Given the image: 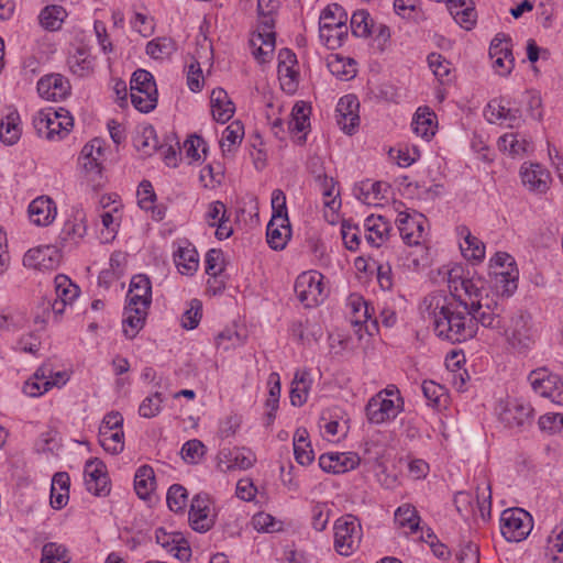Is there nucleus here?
I'll return each mask as SVG.
<instances>
[{
	"instance_id": "obj_1",
	"label": "nucleus",
	"mask_w": 563,
	"mask_h": 563,
	"mask_svg": "<svg viewBox=\"0 0 563 563\" xmlns=\"http://www.w3.org/2000/svg\"><path fill=\"white\" fill-rule=\"evenodd\" d=\"M424 303L429 316L433 319L438 336L452 343H460L476 334V323L459 310L460 305L454 296L449 298L445 295L435 294L427 297Z\"/></svg>"
},
{
	"instance_id": "obj_2",
	"label": "nucleus",
	"mask_w": 563,
	"mask_h": 563,
	"mask_svg": "<svg viewBox=\"0 0 563 563\" xmlns=\"http://www.w3.org/2000/svg\"><path fill=\"white\" fill-rule=\"evenodd\" d=\"M130 98L135 109L147 113L157 104V88L153 75L145 69L133 73L130 81Z\"/></svg>"
},
{
	"instance_id": "obj_3",
	"label": "nucleus",
	"mask_w": 563,
	"mask_h": 563,
	"mask_svg": "<svg viewBox=\"0 0 563 563\" xmlns=\"http://www.w3.org/2000/svg\"><path fill=\"white\" fill-rule=\"evenodd\" d=\"M362 539V527L358 520L346 515L339 518L334 523V548L341 555H351L360 545Z\"/></svg>"
},
{
	"instance_id": "obj_4",
	"label": "nucleus",
	"mask_w": 563,
	"mask_h": 563,
	"mask_svg": "<svg viewBox=\"0 0 563 563\" xmlns=\"http://www.w3.org/2000/svg\"><path fill=\"white\" fill-rule=\"evenodd\" d=\"M532 530V518L521 508H509L501 512L500 532L509 542L525 540Z\"/></svg>"
},
{
	"instance_id": "obj_5",
	"label": "nucleus",
	"mask_w": 563,
	"mask_h": 563,
	"mask_svg": "<svg viewBox=\"0 0 563 563\" xmlns=\"http://www.w3.org/2000/svg\"><path fill=\"white\" fill-rule=\"evenodd\" d=\"M507 342L519 353L526 352L536 343V331L529 314L519 313L511 318L505 331Z\"/></svg>"
},
{
	"instance_id": "obj_6",
	"label": "nucleus",
	"mask_w": 563,
	"mask_h": 563,
	"mask_svg": "<svg viewBox=\"0 0 563 563\" xmlns=\"http://www.w3.org/2000/svg\"><path fill=\"white\" fill-rule=\"evenodd\" d=\"M465 311L473 319V322L481 323L485 328L498 329L501 325L503 307L488 295L483 300L465 303Z\"/></svg>"
},
{
	"instance_id": "obj_7",
	"label": "nucleus",
	"mask_w": 563,
	"mask_h": 563,
	"mask_svg": "<svg viewBox=\"0 0 563 563\" xmlns=\"http://www.w3.org/2000/svg\"><path fill=\"white\" fill-rule=\"evenodd\" d=\"M404 410V400L400 396L396 399L384 397V393L373 396L366 407L367 420L374 424H382L395 419Z\"/></svg>"
},
{
	"instance_id": "obj_8",
	"label": "nucleus",
	"mask_w": 563,
	"mask_h": 563,
	"mask_svg": "<svg viewBox=\"0 0 563 563\" xmlns=\"http://www.w3.org/2000/svg\"><path fill=\"white\" fill-rule=\"evenodd\" d=\"M528 380L538 395L549 398L555 405H563V382L545 368L532 371Z\"/></svg>"
},
{
	"instance_id": "obj_9",
	"label": "nucleus",
	"mask_w": 563,
	"mask_h": 563,
	"mask_svg": "<svg viewBox=\"0 0 563 563\" xmlns=\"http://www.w3.org/2000/svg\"><path fill=\"white\" fill-rule=\"evenodd\" d=\"M322 278L318 272H306L297 277L295 292L306 307L317 306L323 300Z\"/></svg>"
},
{
	"instance_id": "obj_10",
	"label": "nucleus",
	"mask_w": 563,
	"mask_h": 563,
	"mask_svg": "<svg viewBox=\"0 0 563 563\" xmlns=\"http://www.w3.org/2000/svg\"><path fill=\"white\" fill-rule=\"evenodd\" d=\"M273 13L263 12L260 13L261 21L260 25L262 31L253 34L251 44L254 47V56L261 62H265L266 57L274 52L275 48V33Z\"/></svg>"
},
{
	"instance_id": "obj_11",
	"label": "nucleus",
	"mask_w": 563,
	"mask_h": 563,
	"mask_svg": "<svg viewBox=\"0 0 563 563\" xmlns=\"http://www.w3.org/2000/svg\"><path fill=\"white\" fill-rule=\"evenodd\" d=\"M427 219L421 213L409 214L400 212L396 223L401 239L407 245H420L424 240V223Z\"/></svg>"
},
{
	"instance_id": "obj_12",
	"label": "nucleus",
	"mask_w": 563,
	"mask_h": 563,
	"mask_svg": "<svg viewBox=\"0 0 563 563\" xmlns=\"http://www.w3.org/2000/svg\"><path fill=\"white\" fill-rule=\"evenodd\" d=\"M358 108L360 102L353 95H346L340 98L336 104V123L346 134L352 135L360 124Z\"/></svg>"
},
{
	"instance_id": "obj_13",
	"label": "nucleus",
	"mask_w": 563,
	"mask_h": 563,
	"mask_svg": "<svg viewBox=\"0 0 563 563\" xmlns=\"http://www.w3.org/2000/svg\"><path fill=\"white\" fill-rule=\"evenodd\" d=\"M520 176L523 186L538 194H544L551 183L549 170L538 163H525L520 168Z\"/></svg>"
},
{
	"instance_id": "obj_14",
	"label": "nucleus",
	"mask_w": 563,
	"mask_h": 563,
	"mask_svg": "<svg viewBox=\"0 0 563 563\" xmlns=\"http://www.w3.org/2000/svg\"><path fill=\"white\" fill-rule=\"evenodd\" d=\"M489 56L493 59V67L500 76H507L514 68V56L510 40L500 38L498 35L492 41Z\"/></svg>"
},
{
	"instance_id": "obj_15",
	"label": "nucleus",
	"mask_w": 563,
	"mask_h": 563,
	"mask_svg": "<svg viewBox=\"0 0 563 563\" xmlns=\"http://www.w3.org/2000/svg\"><path fill=\"white\" fill-rule=\"evenodd\" d=\"M218 465L222 472L247 470L256 461L255 454L245 448L224 449L219 453Z\"/></svg>"
},
{
	"instance_id": "obj_16",
	"label": "nucleus",
	"mask_w": 563,
	"mask_h": 563,
	"mask_svg": "<svg viewBox=\"0 0 563 563\" xmlns=\"http://www.w3.org/2000/svg\"><path fill=\"white\" fill-rule=\"evenodd\" d=\"M189 522L194 530L206 532L213 526L210 500L207 495H196L190 505Z\"/></svg>"
},
{
	"instance_id": "obj_17",
	"label": "nucleus",
	"mask_w": 563,
	"mask_h": 563,
	"mask_svg": "<svg viewBox=\"0 0 563 563\" xmlns=\"http://www.w3.org/2000/svg\"><path fill=\"white\" fill-rule=\"evenodd\" d=\"M103 155L102 142L95 139L87 143L80 153L79 164L85 169L90 181H96L101 177V163L100 159Z\"/></svg>"
},
{
	"instance_id": "obj_18",
	"label": "nucleus",
	"mask_w": 563,
	"mask_h": 563,
	"mask_svg": "<svg viewBox=\"0 0 563 563\" xmlns=\"http://www.w3.org/2000/svg\"><path fill=\"white\" fill-rule=\"evenodd\" d=\"M37 91L46 100L59 101L69 95L70 84L60 74H51L38 80Z\"/></svg>"
},
{
	"instance_id": "obj_19",
	"label": "nucleus",
	"mask_w": 563,
	"mask_h": 563,
	"mask_svg": "<svg viewBox=\"0 0 563 563\" xmlns=\"http://www.w3.org/2000/svg\"><path fill=\"white\" fill-rule=\"evenodd\" d=\"M85 484L88 492L96 496L107 495L110 492L106 465L98 460H90L85 466Z\"/></svg>"
},
{
	"instance_id": "obj_20",
	"label": "nucleus",
	"mask_w": 563,
	"mask_h": 563,
	"mask_svg": "<svg viewBox=\"0 0 563 563\" xmlns=\"http://www.w3.org/2000/svg\"><path fill=\"white\" fill-rule=\"evenodd\" d=\"M128 306L147 309L152 302V285L144 274L132 277L126 296Z\"/></svg>"
},
{
	"instance_id": "obj_21",
	"label": "nucleus",
	"mask_w": 563,
	"mask_h": 563,
	"mask_svg": "<svg viewBox=\"0 0 563 563\" xmlns=\"http://www.w3.org/2000/svg\"><path fill=\"white\" fill-rule=\"evenodd\" d=\"M58 257L56 247L51 245L38 246L29 250L23 256V265L34 269L54 268Z\"/></svg>"
},
{
	"instance_id": "obj_22",
	"label": "nucleus",
	"mask_w": 563,
	"mask_h": 563,
	"mask_svg": "<svg viewBox=\"0 0 563 563\" xmlns=\"http://www.w3.org/2000/svg\"><path fill=\"white\" fill-rule=\"evenodd\" d=\"M290 236L291 228L289 219L279 216H272L266 230L268 245L276 251L284 250Z\"/></svg>"
},
{
	"instance_id": "obj_23",
	"label": "nucleus",
	"mask_w": 563,
	"mask_h": 563,
	"mask_svg": "<svg viewBox=\"0 0 563 563\" xmlns=\"http://www.w3.org/2000/svg\"><path fill=\"white\" fill-rule=\"evenodd\" d=\"M360 457L353 453H328L319 457L320 467L327 473L341 474L354 470Z\"/></svg>"
},
{
	"instance_id": "obj_24",
	"label": "nucleus",
	"mask_w": 563,
	"mask_h": 563,
	"mask_svg": "<svg viewBox=\"0 0 563 563\" xmlns=\"http://www.w3.org/2000/svg\"><path fill=\"white\" fill-rule=\"evenodd\" d=\"M365 240L375 247H380L388 240L390 223L382 216H369L364 222Z\"/></svg>"
},
{
	"instance_id": "obj_25",
	"label": "nucleus",
	"mask_w": 563,
	"mask_h": 563,
	"mask_svg": "<svg viewBox=\"0 0 563 563\" xmlns=\"http://www.w3.org/2000/svg\"><path fill=\"white\" fill-rule=\"evenodd\" d=\"M59 112L54 109H46L37 112L34 117L33 124L38 135H44L52 140L55 135L62 136L64 133L60 123Z\"/></svg>"
},
{
	"instance_id": "obj_26",
	"label": "nucleus",
	"mask_w": 563,
	"mask_h": 563,
	"mask_svg": "<svg viewBox=\"0 0 563 563\" xmlns=\"http://www.w3.org/2000/svg\"><path fill=\"white\" fill-rule=\"evenodd\" d=\"M56 213V205L49 197H37L29 206L30 219L36 225H49Z\"/></svg>"
},
{
	"instance_id": "obj_27",
	"label": "nucleus",
	"mask_w": 563,
	"mask_h": 563,
	"mask_svg": "<svg viewBox=\"0 0 563 563\" xmlns=\"http://www.w3.org/2000/svg\"><path fill=\"white\" fill-rule=\"evenodd\" d=\"M211 113L216 121L225 123L235 112V106L222 88H216L210 96Z\"/></svg>"
},
{
	"instance_id": "obj_28",
	"label": "nucleus",
	"mask_w": 563,
	"mask_h": 563,
	"mask_svg": "<svg viewBox=\"0 0 563 563\" xmlns=\"http://www.w3.org/2000/svg\"><path fill=\"white\" fill-rule=\"evenodd\" d=\"M533 409L530 405L512 401L500 412V420L508 427H523L531 422Z\"/></svg>"
},
{
	"instance_id": "obj_29",
	"label": "nucleus",
	"mask_w": 563,
	"mask_h": 563,
	"mask_svg": "<svg viewBox=\"0 0 563 563\" xmlns=\"http://www.w3.org/2000/svg\"><path fill=\"white\" fill-rule=\"evenodd\" d=\"M461 288L464 295H457V303L465 310L466 302H474L483 300L485 295H488L485 288V282L481 277H464L461 279Z\"/></svg>"
},
{
	"instance_id": "obj_30",
	"label": "nucleus",
	"mask_w": 563,
	"mask_h": 563,
	"mask_svg": "<svg viewBox=\"0 0 563 563\" xmlns=\"http://www.w3.org/2000/svg\"><path fill=\"white\" fill-rule=\"evenodd\" d=\"M498 147L511 156H521L531 147V141L525 134L509 132L499 137Z\"/></svg>"
},
{
	"instance_id": "obj_31",
	"label": "nucleus",
	"mask_w": 563,
	"mask_h": 563,
	"mask_svg": "<svg viewBox=\"0 0 563 563\" xmlns=\"http://www.w3.org/2000/svg\"><path fill=\"white\" fill-rule=\"evenodd\" d=\"M294 455L302 466L309 465L314 460V453L309 441V433L305 428H298L294 434Z\"/></svg>"
},
{
	"instance_id": "obj_32",
	"label": "nucleus",
	"mask_w": 563,
	"mask_h": 563,
	"mask_svg": "<svg viewBox=\"0 0 563 563\" xmlns=\"http://www.w3.org/2000/svg\"><path fill=\"white\" fill-rule=\"evenodd\" d=\"M147 309L125 306L123 319V332L126 338L133 339L144 327Z\"/></svg>"
},
{
	"instance_id": "obj_33",
	"label": "nucleus",
	"mask_w": 563,
	"mask_h": 563,
	"mask_svg": "<svg viewBox=\"0 0 563 563\" xmlns=\"http://www.w3.org/2000/svg\"><path fill=\"white\" fill-rule=\"evenodd\" d=\"M310 389L309 372L298 369L291 382L290 402L292 406L301 407L308 398Z\"/></svg>"
},
{
	"instance_id": "obj_34",
	"label": "nucleus",
	"mask_w": 563,
	"mask_h": 563,
	"mask_svg": "<svg viewBox=\"0 0 563 563\" xmlns=\"http://www.w3.org/2000/svg\"><path fill=\"white\" fill-rule=\"evenodd\" d=\"M174 261L178 272L183 275L191 276L199 266L198 253L194 247H179L174 255Z\"/></svg>"
},
{
	"instance_id": "obj_35",
	"label": "nucleus",
	"mask_w": 563,
	"mask_h": 563,
	"mask_svg": "<svg viewBox=\"0 0 563 563\" xmlns=\"http://www.w3.org/2000/svg\"><path fill=\"white\" fill-rule=\"evenodd\" d=\"M155 475L154 471L148 465H143L137 468L134 476V489L141 499L150 497L154 490Z\"/></svg>"
},
{
	"instance_id": "obj_36",
	"label": "nucleus",
	"mask_w": 563,
	"mask_h": 563,
	"mask_svg": "<svg viewBox=\"0 0 563 563\" xmlns=\"http://www.w3.org/2000/svg\"><path fill=\"white\" fill-rule=\"evenodd\" d=\"M434 112L430 111L429 108H419L413 117L411 124L415 133L423 139H429L430 136L434 135Z\"/></svg>"
},
{
	"instance_id": "obj_37",
	"label": "nucleus",
	"mask_w": 563,
	"mask_h": 563,
	"mask_svg": "<svg viewBox=\"0 0 563 563\" xmlns=\"http://www.w3.org/2000/svg\"><path fill=\"white\" fill-rule=\"evenodd\" d=\"M459 232L464 236V243L460 244L464 256L475 261H482L485 257L484 243L476 236L472 235L466 227H461Z\"/></svg>"
},
{
	"instance_id": "obj_38",
	"label": "nucleus",
	"mask_w": 563,
	"mask_h": 563,
	"mask_svg": "<svg viewBox=\"0 0 563 563\" xmlns=\"http://www.w3.org/2000/svg\"><path fill=\"white\" fill-rule=\"evenodd\" d=\"M66 16H67V13L62 5L52 4V5H46L41 11L38 20H40L41 25L45 30L56 31L62 26Z\"/></svg>"
},
{
	"instance_id": "obj_39",
	"label": "nucleus",
	"mask_w": 563,
	"mask_h": 563,
	"mask_svg": "<svg viewBox=\"0 0 563 563\" xmlns=\"http://www.w3.org/2000/svg\"><path fill=\"white\" fill-rule=\"evenodd\" d=\"M350 321L354 325L363 324L371 318L367 301L357 295H351L347 301Z\"/></svg>"
},
{
	"instance_id": "obj_40",
	"label": "nucleus",
	"mask_w": 563,
	"mask_h": 563,
	"mask_svg": "<svg viewBox=\"0 0 563 563\" xmlns=\"http://www.w3.org/2000/svg\"><path fill=\"white\" fill-rule=\"evenodd\" d=\"M310 107L305 102H297L291 111V118L288 122V130L290 133L306 132L310 126L309 121Z\"/></svg>"
},
{
	"instance_id": "obj_41",
	"label": "nucleus",
	"mask_w": 563,
	"mask_h": 563,
	"mask_svg": "<svg viewBox=\"0 0 563 563\" xmlns=\"http://www.w3.org/2000/svg\"><path fill=\"white\" fill-rule=\"evenodd\" d=\"M244 137V126L241 121L231 122L223 131L220 145L222 151L232 152Z\"/></svg>"
},
{
	"instance_id": "obj_42",
	"label": "nucleus",
	"mask_w": 563,
	"mask_h": 563,
	"mask_svg": "<svg viewBox=\"0 0 563 563\" xmlns=\"http://www.w3.org/2000/svg\"><path fill=\"white\" fill-rule=\"evenodd\" d=\"M375 26L371 14L366 10H357L351 18L352 33L357 37H367Z\"/></svg>"
},
{
	"instance_id": "obj_43",
	"label": "nucleus",
	"mask_w": 563,
	"mask_h": 563,
	"mask_svg": "<svg viewBox=\"0 0 563 563\" xmlns=\"http://www.w3.org/2000/svg\"><path fill=\"white\" fill-rule=\"evenodd\" d=\"M328 68L340 79L349 80L355 76L356 69L354 62L340 57L339 55H331L328 59Z\"/></svg>"
},
{
	"instance_id": "obj_44",
	"label": "nucleus",
	"mask_w": 563,
	"mask_h": 563,
	"mask_svg": "<svg viewBox=\"0 0 563 563\" xmlns=\"http://www.w3.org/2000/svg\"><path fill=\"white\" fill-rule=\"evenodd\" d=\"M395 521L399 527L408 528L412 533L419 528L420 517L413 506L406 504L396 510Z\"/></svg>"
},
{
	"instance_id": "obj_45",
	"label": "nucleus",
	"mask_w": 563,
	"mask_h": 563,
	"mask_svg": "<svg viewBox=\"0 0 563 563\" xmlns=\"http://www.w3.org/2000/svg\"><path fill=\"white\" fill-rule=\"evenodd\" d=\"M176 51V43L169 37H157L146 45V53L155 59H163Z\"/></svg>"
},
{
	"instance_id": "obj_46",
	"label": "nucleus",
	"mask_w": 563,
	"mask_h": 563,
	"mask_svg": "<svg viewBox=\"0 0 563 563\" xmlns=\"http://www.w3.org/2000/svg\"><path fill=\"white\" fill-rule=\"evenodd\" d=\"M347 14L343 8L336 3L328 5L321 13L320 25H329L336 27L346 26Z\"/></svg>"
},
{
	"instance_id": "obj_47",
	"label": "nucleus",
	"mask_w": 563,
	"mask_h": 563,
	"mask_svg": "<svg viewBox=\"0 0 563 563\" xmlns=\"http://www.w3.org/2000/svg\"><path fill=\"white\" fill-rule=\"evenodd\" d=\"M68 551L63 544L48 542L42 548L41 563H69Z\"/></svg>"
},
{
	"instance_id": "obj_48",
	"label": "nucleus",
	"mask_w": 563,
	"mask_h": 563,
	"mask_svg": "<svg viewBox=\"0 0 563 563\" xmlns=\"http://www.w3.org/2000/svg\"><path fill=\"white\" fill-rule=\"evenodd\" d=\"M19 115L16 113H10L5 117V120L1 122L0 137L4 144H15L20 136L21 130L18 125Z\"/></svg>"
},
{
	"instance_id": "obj_49",
	"label": "nucleus",
	"mask_w": 563,
	"mask_h": 563,
	"mask_svg": "<svg viewBox=\"0 0 563 563\" xmlns=\"http://www.w3.org/2000/svg\"><path fill=\"white\" fill-rule=\"evenodd\" d=\"M134 146L144 155H152L158 148V140L153 126H146L134 139Z\"/></svg>"
},
{
	"instance_id": "obj_50",
	"label": "nucleus",
	"mask_w": 563,
	"mask_h": 563,
	"mask_svg": "<svg viewBox=\"0 0 563 563\" xmlns=\"http://www.w3.org/2000/svg\"><path fill=\"white\" fill-rule=\"evenodd\" d=\"M320 38L330 49L340 47L347 36V27H336L329 25H320Z\"/></svg>"
},
{
	"instance_id": "obj_51",
	"label": "nucleus",
	"mask_w": 563,
	"mask_h": 563,
	"mask_svg": "<svg viewBox=\"0 0 563 563\" xmlns=\"http://www.w3.org/2000/svg\"><path fill=\"white\" fill-rule=\"evenodd\" d=\"M56 298L63 299L64 302H73L79 295V288L66 275H57L55 277Z\"/></svg>"
},
{
	"instance_id": "obj_52",
	"label": "nucleus",
	"mask_w": 563,
	"mask_h": 563,
	"mask_svg": "<svg viewBox=\"0 0 563 563\" xmlns=\"http://www.w3.org/2000/svg\"><path fill=\"white\" fill-rule=\"evenodd\" d=\"M166 499L172 511H184L188 501L187 489L179 484H174L169 487Z\"/></svg>"
},
{
	"instance_id": "obj_53",
	"label": "nucleus",
	"mask_w": 563,
	"mask_h": 563,
	"mask_svg": "<svg viewBox=\"0 0 563 563\" xmlns=\"http://www.w3.org/2000/svg\"><path fill=\"white\" fill-rule=\"evenodd\" d=\"M202 316V303L198 299H192L189 308L181 317V325L185 329L192 330L198 327Z\"/></svg>"
},
{
	"instance_id": "obj_54",
	"label": "nucleus",
	"mask_w": 563,
	"mask_h": 563,
	"mask_svg": "<svg viewBox=\"0 0 563 563\" xmlns=\"http://www.w3.org/2000/svg\"><path fill=\"white\" fill-rule=\"evenodd\" d=\"M224 271V256L221 250L212 249L206 255V273L211 277L221 275Z\"/></svg>"
},
{
	"instance_id": "obj_55",
	"label": "nucleus",
	"mask_w": 563,
	"mask_h": 563,
	"mask_svg": "<svg viewBox=\"0 0 563 563\" xmlns=\"http://www.w3.org/2000/svg\"><path fill=\"white\" fill-rule=\"evenodd\" d=\"M163 402L162 394L156 391L153 395L146 397L139 407V412L144 418H153L161 411Z\"/></svg>"
},
{
	"instance_id": "obj_56",
	"label": "nucleus",
	"mask_w": 563,
	"mask_h": 563,
	"mask_svg": "<svg viewBox=\"0 0 563 563\" xmlns=\"http://www.w3.org/2000/svg\"><path fill=\"white\" fill-rule=\"evenodd\" d=\"M252 525L255 530L263 532H274L280 529V522L276 521L272 515L265 512L254 515Z\"/></svg>"
},
{
	"instance_id": "obj_57",
	"label": "nucleus",
	"mask_w": 563,
	"mask_h": 563,
	"mask_svg": "<svg viewBox=\"0 0 563 563\" xmlns=\"http://www.w3.org/2000/svg\"><path fill=\"white\" fill-rule=\"evenodd\" d=\"M341 234L346 249H349L350 251H355L358 249L361 242V230L357 225L343 222L341 228Z\"/></svg>"
},
{
	"instance_id": "obj_58",
	"label": "nucleus",
	"mask_w": 563,
	"mask_h": 563,
	"mask_svg": "<svg viewBox=\"0 0 563 563\" xmlns=\"http://www.w3.org/2000/svg\"><path fill=\"white\" fill-rule=\"evenodd\" d=\"M428 64L434 76L441 81H443L451 73L450 63L440 54H430L428 56Z\"/></svg>"
},
{
	"instance_id": "obj_59",
	"label": "nucleus",
	"mask_w": 563,
	"mask_h": 563,
	"mask_svg": "<svg viewBox=\"0 0 563 563\" xmlns=\"http://www.w3.org/2000/svg\"><path fill=\"white\" fill-rule=\"evenodd\" d=\"M422 393L424 397L434 406L441 405V398L445 397V388L433 380L422 383Z\"/></svg>"
},
{
	"instance_id": "obj_60",
	"label": "nucleus",
	"mask_w": 563,
	"mask_h": 563,
	"mask_svg": "<svg viewBox=\"0 0 563 563\" xmlns=\"http://www.w3.org/2000/svg\"><path fill=\"white\" fill-rule=\"evenodd\" d=\"M199 148L206 155L207 147L205 140L198 135H191L184 142V150L186 152L187 157L192 161H199L201 155L199 153Z\"/></svg>"
},
{
	"instance_id": "obj_61",
	"label": "nucleus",
	"mask_w": 563,
	"mask_h": 563,
	"mask_svg": "<svg viewBox=\"0 0 563 563\" xmlns=\"http://www.w3.org/2000/svg\"><path fill=\"white\" fill-rule=\"evenodd\" d=\"M456 558L460 563H479V548L472 541L464 542Z\"/></svg>"
},
{
	"instance_id": "obj_62",
	"label": "nucleus",
	"mask_w": 563,
	"mask_h": 563,
	"mask_svg": "<svg viewBox=\"0 0 563 563\" xmlns=\"http://www.w3.org/2000/svg\"><path fill=\"white\" fill-rule=\"evenodd\" d=\"M139 206L144 210H151L156 195L150 181L143 180L137 190Z\"/></svg>"
},
{
	"instance_id": "obj_63",
	"label": "nucleus",
	"mask_w": 563,
	"mask_h": 563,
	"mask_svg": "<svg viewBox=\"0 0 563 563\" xmlns=\"http://www.w3.org/2000/svg\"><path fill=\"white\" fill-rule=\"evenodd\" d=\"M454 20L465 30H471L476 23V11L473 5L452 11Z\"/></svg>"
},
{
	"instance_id": "obj_64",
	"label": "nucleus",
	"mask_w": 563,
	"mask_h": 563,
	"mask_svg": "<svg viewBox=\"0 0 563 563\" xmlns=\"http://www.w3.org/2000/svg\"><path fill=\"white\" fill-rule=\"evenodd\" d=\"M508 114H510V109L499 104L495 100L488 103L484 112L485 118L490 123H496L501 119H507Z\"/></svg>"
}]
</instances>
